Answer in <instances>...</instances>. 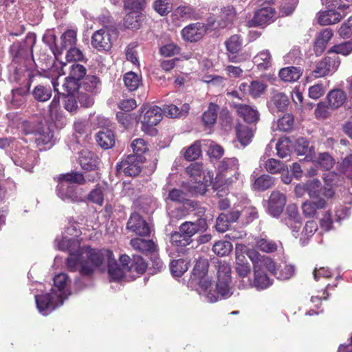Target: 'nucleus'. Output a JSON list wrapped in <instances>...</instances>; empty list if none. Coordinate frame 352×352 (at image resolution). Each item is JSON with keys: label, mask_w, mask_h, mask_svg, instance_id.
<instances>
[{"label": "nucleus", "mask_w": 352, "mask_h": 352, "mask_svg": "<svg viewBox=\"0 0 352 352\" xmlns=\"http://www.w3.org/2000/svg\"><path fill=\"white\" fill-rule=\"evenodd\" d=\"M32 94L36 100L44 102L52 97V89L50 86L38 85L32 90Z\"/></svg>", "instance_id": "c9c22d12"}, {"label": "nucleus", "mask_w": 352, "mask_h": 352, "mask_svg": "<svg viewBox=\"0 0 352 352\" xmlns=\"http://www.w3.org/2000/svg\"><path fill=\"white\" fill-rule=\"evenodd\" d=\"M232 106L236 109L237 114L245 122L253 123L258 120V112L253 107L236 102H233Z\"/></svg>", "instance_id": "aec40b11"}, {"label": "nucleus", "mask_w": 352, "mask_h": 352, "mask_svg": "<svg viewBox=\"0 0 352 352\" xmlns=\"http://www.w3.org/2000/svg\"><path fill=\"white\" fill-rule=\"evenodd\" d=\"M58 195L64 201L79 202L83 200L78 192L77 188L67 182H59L57 186Z\"/></svg>", "instance_id": "dca6fc26"}, {"label": "nucleus", "mask_w": 352, "mask_h": 352, "mask_svg": "<svg viewBox=\"0 0 352 352\" xmlns=\"http://www.w3.org/2000/svg\"><path fill=\"white\" fill-rule=\"evenodd\" d=\"M286 196L278 190H274L268 199L267 212L273 217H277L283 212L286 204Z\"/></svg>", "instance_id": "ddd939ff"}, {"label": "nucleus", "mask_w": 352, "mask_h": 352, "mask_svg": "<svg viewBox=\"0 0 352 352\" xmlns=\"http://www.w3.org/2000/svg\"><path fill=\"white\" fill-rule=\"evenodd\" d=\"M100 84V81L97 76H87L82 83L77 85L76 89L95 95L98 91Z\"/></svg>", "instance_id": "c85d7f7f"}, {"label": "nucleus", "mask_w": 352, "mask_h": 352, "mask_svg": "<svg viewBox=\"0 0 352 352\" xmlns=\"http://www.w3.org/2000/svg\"><path fill=\"white\" fill-rule=\"evenodd\" d=\"M169 199L171 201L183 203L187 200V195L181 189L173 188L169 190L166 200Z\"/></svg>", "instance_id": "338daca9"}, {"label": "nucleus", "mask_w": 352, "mask_h": 352, "mask_svg": "<svg viewBox=\"0 0 352 352\" xmlns=\"http://www.w3.org/2000/svg\"><path fill=\"white\" fill-rule=\"evenodd\" d=\"M276 11L272 7L262 8L257 10L253 18L248 21L250 27L268 25L274 21Z\"/></svg>", "instance_id": "f8f14e48"}, {"label": "nucleus", "mask_w": 352, "mask_h": 352, "mask_svg": "<svg viewBox=\"0 0 352 352\" xmlns=\"http://www.w3.org/2000/svg\"><path fill=\"white\" fill-rule=\"evenodd\" d=\"M289 140L288 138H283L280 139L276 145V148L277 151V155L281 157L284 158L287 157L289 155L290 149H289Z\"/></svg>", "instance_id": "bf43d9fd"}, {"label": "nucleus", "mask_w": 352, "mask_h": 352, "mask_svg": "<svg viewBox=\"0 0 352 352\" xmlns=\"http://www.w3.org/2000/svg\"><path fill=\"white\" fill-rule=\"evenodd\" d=\"M59 182H67L71 185L72 184L82 185L85 183V178L82 173L74 171L60 175L58 177Z\"/></svg>", "instance_id": "58836bf2"}, {"label": "nucleus", "mask_w": 352, "mask_h": 352, "mask_svg": "<svg viewBox=\"0 0 352 352\" xmlns=\"http://www.w3.org/2000/svg\"><path fill=\"white\" fill-rule=\"evenodd\" d=\"M232 248V243H213L212 245V251L219 256L228 255Z\"/></svg>", "instance_id": "774afa93"}, {"label": "nucleus", "mask_w": 352, "mask_h": 352, "mask_svg": "<svg viewBox=\"0 0 352 352\" xmlns=\"http://www.w3.org/2000/svg\"><path fill=\"white\" fill-rule=\"evenodd\" d=\"M162 109L157 106L148 109L141 121L142 131L150 135L156 133L157 131L153 126L159 124L162 120Z\"/></svg>", "instance_id": "423d86ee"}, {"label": "nucleus", "mask_w": 352, "mask_h": 352, "mask_svg": "<svg viewBox=\"0 0 352 352\" xmlns=\"http://www.w3.org/2000/svg\"><path fill=\"white\" fill-rule=\"evenodd\" d=\"M208 267L209 263L207 259L203 258L197 259L190 275V283H193L194 280L206 276Z\"/></svg>", "instance_id": "a878e982"}, {"label": "nucleus", "mask_w": 352, "mask_h": 352, "mask_svg": "<svg viewBox=\"0 0 352 352\" xmlns=\"http://www.w3.org/2000/svg\"><path fill=\"white\" fill-rule=\"evenodd\" d=\"M204 168L203 164L195 162L190 164L186 168V173L196 183L204 184L207 182L204 176Z\"/></svg>", "instance_id": "5701e85b"}, {"label": "nucleus", "mask_w": 352, "mask_h": 352, "mask_svg": "<svg viewBox=\"0 0 352 352\" xmlns=\"http://www.w3.org/2000/svg\"><path fill=\"white\" fill-rule=\"evenodd\" d=\"M340 64L339 56L330 55L327 52L326 56L319 61L316 66L313 74L315 78H321L335 72Z\"/></svg>", "instance_id": "39448f33"}, {"label": "nucleus", "mask_w": 352, "mask_h": 352, "mask_svg": "<svg viewBox=\"0 0 352 352\" xmlns=\"http://www.w3.org/2000/svg\"><path fill=\"white\" fill-rule=\"evenodd\" d=\"M190 263L179 258L170 263L171 274L175 277H181L188 269Z\"/></svg>", "instance_id": "ea45409f"}, {"label": "nucleus", "mask_w": 352, "mask_h": 352, "mask_svg": "<svg viewBox=\"0 0 352 352\" xmlns=\"http://www.w3.org/2000/svg\"><path fill=\"white\" fill-rule=\"evenodd\" d=\"M302 74L301 69L294 66L282 68L278 74L282 80L289 82L298 80Z\"/></svg>", "instance_id": "c756f323"}, {"label": "nucleus", "mask_w": 352, "mask_h": 352, "mask_svg": "<svg viewBox=\"0 0 352 352\" xmlns=\"http://www.w3.org/2000/svg\"><path fill=\"white\" fill-rule=\"evenodd\" d=\"M294 123V116L292 114L287 113L278 120L277 127L280 131L287 132L293 129Z\"/></svg>", "instance_id": "3c124183"}, {"label": "nucleus", "mask_w": 352, "mask_h": 352, "mask_svg": "<svg viewBox=\"0 0 352 352\" xmlns=\"http://www.w3.org/2000/svg\"><path fill=\"white\" fill-rule=\"evenodd\" d=\"M327 52L331 56L334 54L336 56H338V54L347 56L352 52V41H348L334 45Z\"/></svg>", "instance_id": "37998d69"}, {"label": "nucleus", "mask_w": 352, "mask_h": 352, "mask_svg": "<svg viewBox=\"0 0 352 352\" xmlns=\"http://www.w3.org/2000/svg\"><path fill=\"white\" fill-rule=\"evenodd\" d=\"M78 161L81 168L87 171L97 169L100 164L97 155L87 149H83L80 152Z\"/></svg>", "instance_id": "f3484780"}, {"label": "nucleus", "mask_w": 352, "mask_h": 352, "mask_svg": "<svg viewBox=\"0 0 352 352\" xmlns=\"http://www.w3.org/2000/svg\"><path fill=\"white\" fill-rule=\"evenodd\" d=\"M323 179L326 185L325 187L331 188L338 185L342 181V177L335 172H329L324 174Z\"/></svg>", "instance_id": "13d9d810"}, {"label": "nucleus", "mask_w": 352, "mask_h": 352, "mask_svg": "<svg viewBox=\"0 0 352 352\" xmlns=\"http://www.w3.org/2000/svg\"><path fill=\"white\" fill-rule=\"evenodd\" d=\"M342 16L341 14L333 9H328L318 13L317 20L321 25H329L340 21Z\"/></svg>", "instance_id": "4be33fe9"}, {"label": "nucleus", "mask_w": 352, "mask_h": 352, "mask_svg": "<svg viewBox=\"0 0 352 352\" xmlns=\"http://www.w3.org/2000/svg\"><path fill=\"white\" fill-rule=\"evenodd\" d=\"M96 139L98 145L104 149H109L115 144L114 133L109 129H102L98 131L96 134Z\"/></svg>", "instance_id": "b1692460"}, {"label": "nucleus", "mask_w": 352, "mask_h": 352, "mask_svg": "<svg viewBox=\"0 0 352 352\" xmlns=\"http://www.w3.org/2000/svg\"><path fill=\"white\" fill-rule=\"evenodd\" d=\"M225 44L229 53H237L241 49L242 39L239 35L234 34L226 41Z\"/></svg>", "instance_id": "09e8293b"}, {"label": "nucleus", "mask_w": 352, "mask_h": 352, "mask_svg": "<svg viewBox=\"0 0 352 352\" xmlns=\"http://www.w3.org/2000/svg\"><path fill=\"white\" fill-rule=\"evenodd\" d=\"M254 285L258 289H264L272 285V280L261 269V266L258 264H254Z\"/></svg>", "instance_id": "393cba45"}, {"label": "nucleus", "mask_w": 352, "mask_h": 352, "mask_svg": "<svg viewBox=\"0 0 352 352\" xmlns=\"http://www.w3.org/2000/svg\"><path fill=\"white\" fill-rule=\"evenodd\" d=\"M208 27L205 24L197 22L190 24L182 30V38L187 41L196 42L199 41L206 33Z\"/></svg>", "instance_id": "4468645a"}, {"label": "nucleus", "mask_w": 352, "mask_h": 352, "mask_svg": "<svg viewBox=\"0 0 352 352\" xmlns=\"http://www.w3.org/2000/svg\"><path fill=\"white\" fill-rule=\"evenodd\" d=\"M236 137L242 146H245L252 141L253 131L246 125L239 124L236 128Z\"/></svg>", "instance_id": "72a5a7b5"}, {"label": "nucleus", "mask_w": 352, "mask_h": 352, "mask_svg": "<svg viewBox=\"0 0 352 352\" xmlns=\"http://www.w3.org/2000/svg\"><path fill=\"white\" fill-rule=\"evenodd\" d=\"M307 192L311 199L317 200L323 196L325 199H330L334 196V190L331 188L322 186L320 180L316 179L306 182Z\"/></svg>", "instance_id": "9b49d317"}, {"label": "nucleus", "mask_w": 352, "mask_h": 352, "mask_svg": "<svg viewBox=\"0 0 352 352\" xmlns=\"http://www.w3.org/2000/svg\"><path fill=\"white\" fill-rule=\"evenodd\" d=\"M58 247L59 250L67 248L69 256L66 265L70 272H79L82 276H91L97 267L107 262L111 280H120L124 276V270L113 258L111 250L92 249L89 245L80 246V243H58Z\"/></svg>", "instance_id": "f257e3e1"}, {"label": "nucleus", "mask_w": 352, "mask_h": 352, "mask_svg": "<svg viewBox=\"0 0 352 352\" xmlns=\"http://www.w3.org/2000/svg\"><path fill=\"white\" fill-rule=\"evenodd\" d=\"M220 173L224 175L230 173L234 176L238 175L239 164L238 160L235 157L225 158L219 164L218 166Z\"/></svg>", "instance_id": "2f4dec72"}, {"label": "nucleus", "mask_w": 352, "mask_h": 352, "mask_svg": "<svg viewBox=\"0 0 352 352\" xmlns=\"http://www.w3.org/2000/svg\"><path fill=\"white\" fill-rule=\"evenodd\" d=\"M36 40V35L29 33L21 43H14L10 47V53L13 56L14 61L16 63H19L22 60L31 61Z\"/></svg>", "instance_id": "7ed1b4c3"}, {"label": "nucleus", "mask_w": 352, "mask_h": 352, "mask_svg": "<svg viewBox=\"0 0 352 352\" xmlns=\"http://www.w3.org/2000/svg\"><path fill=\"white\" fill-rule=\"evenodd\" d=\"M265 168L267 172L275 174L284 169V164L279 160L271 158L265 162Z\"/></svg>", "instance_id": "e2e57ef3"}, {"label": "nucleus", "mask_w": 352, "mask_h": 352, "mask_svg": "<svg viewBox=\"0 0 352 352\" xmlns=\"http://www.w3.org/2000/svg\"><path fill=\"white\" fill-rule=\"evenodd\" d=\"M36 304L40 312L45 314L47 311H52L58 305V302L63 304L61 294L55 292L46 293L35 296Z\"/></svg>", "instance_id": "0eeeda50"}, {"label": "nucleus", "mask_w": 352, "mask_h": 352, "mask_svg": "<svg viewBox=\"0 0 352 352\" xmlns=\"http://www.w3.org/2000/svg\"><path fill=\"white\" fill-rule=\"evenodd\" d=\"M76 98L78 102L84 107H89L94 103V94L85 92L76 89Z\"/></svg>", "instance_id": "864d4df0"}, {"label": "nucleus", "mask_w": 352, "mask_h": 352, "mask_svg": "<svg viewBox=\"0 0 352 352\" xmlns=\"http://www.w3.org/2000/svg\"><path fill=\"white\" fill-rule=\"evenodd\" d=\"M153 7L162 16L168 14L172 10V5L168 0H156Z\"/></svg>", "instance_id": "5fc2aeb1"}, {"label": "nucleus", "mask_w": 352, "mask_h": 352, "mask_svg": "<svg viewBox=\"0 0 352 352\" xmlns=\"http://www.w3.org/2000/svg\"><path fill=\"white\" fill-rule=\"evenodd\" d=\"M218 110L217 104L212 102L210 103L208 110L202 116L203 122L206 125L211 126L216 122Z\"/></svg>", "instance_id": "c03bdc74"}, {"label": "nucleus", "mask_w": 352, "mask_h": 352, "mask_svg": "<svg viewBox=\"0 0 352 352\" xmlns=\"http://www.w3.org/2000/svg\"><path fill=\"white\" fill-rule=\"evenodd\" d=\"M296 151L298 155H305V159L311 158L314 153V147L304 138H300L296 141Z\"/></svg>", "instance_id": "e433bc0d"}, {"label": "nucleus", "mask_w": 352, "mask_h": 352, "mask_svg": "<svg viewBox=\"0 0 352 352\" xmlns=\"http://www.w3.org/2000/svg\"><path fill=\"white\" fill-rule=\"evenodd\" d=\"M126 228L141 236H146L151 232L147 223L138 213H133L131 215L127 222Z\"/></svg>", "instance_id": "2eb2a0df"}, {"label": "nucleus", "mask_w": 352, "mask_h": 352, "mask_svg": "<svg viewBox=\"0 0 352 352\" xmlns=\"http://www.w3.org/2000/svg\"><path fill=\"white\" fill-rule=\"evenodd\" d=\"M231 267L226 262H219L217 265V282L216 289L210 290L206 294V298L210 302H215L219 296L226 299L231 296Z\"/></svg>", "instance_id": "f03ea898"}, {"label": "nucleus", "mask_w": 352, "mask_h": 352, "mask_svg": "<svg viewBox=\"0 0 352 352\" xmlns=\"http://www.w3.org/2000/svg\"><path fill=\"white\" fill-rule=\"evenodd\" d=\"M144 19V15L139 11H130L124 18V25L129 29H138Z\"/></svg>", "instance_id": "473e14b6"}, {"label": "nucleus", "mask_w": 352, "mask_h": 352, "mask_svg": "<svg viewBox=\"0 0 352 352\" xmlns=\"http://www.w3.org/2000/svg\"><path fill=\"white\" fill-rule=\"evenodd\" d=\"M133 247L135 249H138L146 256H151L153 257L154 262L155 263L156 267L158 270L163 267L162 261L157 256V243H132Z\"/></svg>", "instance_id": "412c9836"}, {"label": "nucleus", "mask_w": 352, "mask_h": 352, "mask_svg": "<svg viewBox=\"0 0 352 352\" xmlns=\"http://www.w3.org/2000/svg\"><path fill=\"white\" fill-rule=\"evenodd\" d=\"M316 162L324 170L331 169L334 164L333 157L328 153H320Z\"/></svg>", "instance_id": "680f3d73"}, {"label": "nucleus", "mask_w": 352, "mask_h": 352, "mask_svg": "<svg viewBox=\"0 0 352 352\" xmlns=\"http://www.w3.org/2000/svg\"><path fill=\"white\" fill-rule=\"evenodd\" d=\"M148 267L147 263L140 256H133L130 265L129 272H135L138 275L144 274Z\"/></svg>", "instance_id": "a18cd8bd"}, {"label": "nucleus", "mask_w": 352, "mask_h": 352, "mask_svg": "<svg viewBox=\"0 0 352 352\" xmlns=\"http://www.w3.org/2000/svg\"><path fill=\"white\" fill-rule=\"evenodd\" d=\"M333 36V32L330 28H324L317 33L314 50L317 56L322 54L329 43Z\"/></svg>", "instance_id": "a211bd4d"}, {"label": "nucleus", "mask_w": 352, "mask_h": 352, "mask_svg": "<svg viewBox=\"0 0 352 352\" xmlns=\"http://www.w3.org/2000/svg\"><path fill=\"white\" fill-rule=\"evenodd\" d=\"M256 264H258L261 266V269H262V270L265 269L272 274L277 277L278 270L276 268V263L272 258L263 256L262 257L261 261H260V263H257Z\"/></svg>", "instance_id": "69168bd1"}, {"label": "nucleus", "mask_w": 352, "mask_h": 352, "mask_svg": "<svg viewBox=\"0 0 352 352\" xmlns=\"http://www.w3.org/2000/svg\"><path fill=\"white\" fill-rule=\"evenodd\" d=\"M236 17L234 8L231 6H228L221 9L220 14L219 25L223 28H228L232 25Z\"/></svg>", "instance_id": "f704fd0d"}, {"label": "nucleus", "mask_w": 352, "mask_h": 352, "mask_svg": "<svg viewBox=\"0 0 352 352\" xmlns=\"http://www.w3.org/2000/svg\"><path fill=\"white\" fill-rule=\"evenodd\" d=\"M275 185L274 177L268 175H262L255 179L253 188L258 191H265Z\"/></svg>", "instance_id": "4c0bfd02"}, {"label": "nucleus", "mask_w": 352, "mask_h": 352, "mask_svg": "<svg viewBox=\"0 0 352 352\" xmlns=\"http://www.w3.org/2000/svg\"><path fill=\"white\" fill-rule=\"evenodd\" d=\"M37 153L36 151H30L28 153L26 158H23L21 160V166L25 170L31 172L34 166L37 162L36 159Z\"/></svg>", "instance_id": "0e129e2a"}, {"label": "nucleus", "mask_w": 352, "mask_h": 352, "mask_svg": "<svg viewBox=\"0 0 352 352\" xmlns=\"http://www.w3.org/2000/svg\"><path fill=\"white\" fill-rule=\"evenodd\" d=\"M62 49L74 46L77 41V32L74 30H67L60 37Z\"/></svg>", "instance_id": "de8ad7c7"}, {"label": "nucleus", "mask_w": 352, "mask_h": 352, "mask_svg": "<svg viewBox=\"0 0 352 352\" xmlns=\"http://www.w3.org/2000/svg\"><path fill=\"white\" fill-rule=\"evenodd\" d=\"M183 156L187 161H193L201 155V142L196 141L190 146L183 149Z\"/></svg>", "instance_id": "79ce46f5"}, {"label": "nucleus", "mask_w": 352, "mask_h": 352, "mask_svg": "<svg viewBox=\"0 0 352 352\" xmlns=\"http://www.w3.org/2000/svg\"><path fill=\"white\" fill-rule=\"evenodd\" d=\"M91 45L98 51L108 52L112 47V39L110 29L104 27L96 31L91 36Z\"/></svg>", "instance_id": "1a4fd4ad"}, {"label": "nucleus", "mask_w": 352, "mask_h": 352, "mask_svg": "<svg viewBox=\"0 0 352 352\" xmlns=\"http://www.w3.org/2000/svg\"><path fill=\"white\" fill-rule=\"evenodd\" d=\"M286 213L287 215V218L285 219L287 225H291L292 222H299L302 219L295 204L289 205L287 207Z\"/></svg>", "instance_id": "4d7b16f0"}, {"label": "nucleus", "mask_w": 352, "mask_h": 352, "mask_svg": "<svg viewBox=\"0 0 352 352\" xmlns=\"http://www.w3.org/2000/svg\"><path fill=\"white\" fill-rule=\"evenodd\" d=\"M144 161L142 155L131 154L116 166L118 171L122 170L126 175L135 177L141 172V165Z\"/></svg>", "instance_id": "20e7f679"}, {"label": "nucleus", "mask_w": 352, "mask_h": 352, "mask_svg": "<svg viewBox=\"0 0 352 352\" xmlns=\"http://www.w3.org/2000/svg\"><path fill=\"white\" fill-rule=\"evenodd\" d=\"M327 206L324 198H319L317 200H307L301 206L303 215L306 218H314L318 214V210L323 209Z\"/></svg>", "instance_id": "6ab92c4d"}, {"label": "nucleus", "mask_w": 352, "mask_h": 352, "mask_svg": "<svg viewBox=\"0 0 352 352\" xmlns=\"http://www.w3.org/2000/svg\"><path fill=\"white\" fill-rule=\"evenodd\" d=\"M239 250L243 251L244 253L247 254V256L250 258V260L253 262V264H256L257 263H260L262 260V257L260 254L254 250H249L247 249L245 245L243 243H236V258H239L238 252Z\"/></svg>", "instance_id": "8fccbe9b"}, {"label": "nucleus", "mask_w": 352, "mask_h": 352, "mask_svg": "<svg viewBox=\"0 0 352 352\" xmlns=\"http://www.w3.org/2000/svg\"><path fill=\"white\" fill-rule=\"evenodd\" d=\"M123 80L124 85L131 91L136 90L141 82L140 77L133 72H129L125 74Z\"/></svg>", "instance_id": "49530a36"}, {"label": "nucleus", "mask_w": 352, "mask_h": 352, "mask_svg": "<svg viewBox=\"0 0 352 352\" xmlns=\"http://www.w3.org/2000/svg\"><path fill=\"white\" fill-rule=\"evenodd\" d=\"M273 104L280 111H283L289 104L288 97L283 93H275L272 98Z\"/></svg>", "instance_id": "603ef678"}, {"label": "nucleus", "mask_w": 352, "mask_h": 352, "mask_svg": "<svg viewBox=\"0 0 352 352\" xmlns=\"http://www.w3.org/2000/svg\"><path fill=\"white\" fill-rule=\"evenodd\" d=\"M81 230L76 223H70L63 234V242H81L84 239L80 238Z\"/></svg>", "instance_id": "cd10ccee"}, {"label": "nucleus", "mask_w": 352, "mask_h": 352, "mask_svg": "<svg viewBox=\"0 0 352 352\" xmlns=\"http://www.w3.org/2000/svg\"><path fill=\"white\" fill-rule=\"evenodd\" d=\"M61 67L68 70V76L65 78L66 85H64L66 88L72 87H76L78 84V82L82 80L86 75L87 69L82 65L77 63H60Z\"/></svg>", "instance_id": "6e6552de"}, {"label": "nucleus", "mask_w": 352, "mask_h": 352, "mask_svg": "<svg viewBox=\"0 0 352 352\" xmlns=\"http://www.w3.org/2000/svg\"><path fill=\"white\" fill-rule=\"evenodd\" d=\"M68 89V94L65 97L64 106L68 111L73 112L78 107L76 97L72 94V90H76V87H70Z\"/></svg>", "instance_id": "052dcab7"}, {"label": "nucleus", "mask_w": 352, "mask_h": 352, "mask_svg": "<svg viewBox=\"0 0 352 352\" xmlns=\"http://www.w3.org/2000/svg\"><path fill=\"white\" fill-rule=\"evenodd\" d=\"M206 226V221L204 219H199L196 222L186 221L179 226V231L175 232L172 236L175 239V242H180V241L177 240L178 236L182 237L184 241H187L201 229H204Z\"/></svg>", "instance_id": "9d476101"}, {"label": "nucleus", "mask_w": 352, "mask_h": 352, "mask_svg": "<svg viewBox=\"0 0 352 352\" xmlns=\"http://www.w3.org/2000/svg\"><path fill=\"white\" fill-rule=\"evenodd\" d=\"M329 105L332 109H337L342 106L346 100L344 91L336 89L331 91L328 95Z\"/></svg>", "instance_id": "a19ab883"}, {"label": "nucleus", "mask_w": 352, "mask_h": 352, "mask_svg": "<svg viewBox=\"0 0 352 352\" xmlns=\"http://www.w3.org/2000/svg\"><path fill=\"white\" fill-rule=\"evenodd\" d=\"M35 143L40 150H42L44 146H52V140L54 136L52 131L49 128L37 130L35 133Z\"/></svg>", "instance_id": "7c9ffc66"}, {"label": "nucleus", "mask_w": 352, "mask_h": 352, "mask_svg": "<svg viewBox=\"0 0 352 352\" xmlns=\"http://www.w3.org/2000/svg\"><path fill=\"white\" fill-rule=\"evenodd\" d=\"M267 88L266 84L261 80H253L250 82V95L253 98L261 96Z\"/></svg>", "instance_id": "6e6d98bb"}, {"label": "nucleus", "mask_w": 352, "mask_h": 352, "mask_svg": "<svg viewBox=\"0 0 352 352\" xmlns=\"http://www.w3.org/2000/svg\"><path fill=\"white\" fill-rule=\"evenodd\" d=\"M272 57L268 50H263L259 52L254 57V63L261 71L267 70L272 66Z\"/></svg>", "instance_id": "bb28decb"}]
</instances>
